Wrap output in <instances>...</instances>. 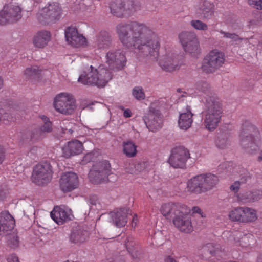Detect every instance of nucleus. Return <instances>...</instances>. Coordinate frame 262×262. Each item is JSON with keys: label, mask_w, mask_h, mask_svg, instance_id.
Segmentation results:
<instances>
[{"label": "nucleus", "mask_w": 262, "mask_h": 262, "mask_svg": "<svg viewBox=\"0 0 262 262\" xmlns=\"http://www.w3.org/2000/svg\"><path fill=\"white\" fill-rule=\"evenodd\" d=\"M116 31L124 46L136 50L141 57L151 61H157L159 39L151 29L143 24L131 21L118 24Z\"/></svg>", "instance_id": "obj_1"}, {"label": "nucleus", "mask_w": 262, "mask_h": 262, "mask_svg": "<svg viewBox=\"0 0 262 262\" xmlns=\"http://www.w3.org/2000/svg\"><path fill=\"white\" fill-rule=\"evenodd\" d=\"M204 123L208 130H214L221 121L223 113V109L219 99L214 96H208L205 98Z\"/></svg>", "instance_id": "obj_2"}, {"label": "nucleus", "mask_w": 262, "mask_h": 262, "mask_svg": "<svg viewBox=\"0 0 262 262\" xmlns=\"http://www.w3.org/2000/svg\"><path fill=\"white\" fill-rule=\"evenodd\" d=\"M218 177L209 173L201 174L192 178L187 182V188L191 192L200 194L210 191L217 185Z\"/></svg>", "instance_id": "obj_3"}, {"label": "nucleus", "mask_w": 262, "mask_h": 262, "mask_svg": "<svg viewBox=\"0 0 262 262\" xmlns=\"http://www.w3.org/2000/svg\"><path fill=\"white\" fill-rule=\"evenodd\" d=\"M53 173L52 166L45 161L36 165L33 168L31 176L32 182L38 186H43L49 183Z\"/></svg>", "instance_id": "obj_4"}, {"label": "nucleus", "mask_w": 262, "mask_h": 262, "mask_svg": "<svg viewBox=\"0 0 262 262\" xmlns=\"http://www.w3.org/2000/svg\"><path fill=\"white\" fill-rule=\"evenodd\" d=\"M137 0H113L110 5L111 13L117 17H128L135 13Z\"/></svg>", "instance_id": "obj_5"}, {"label": "nucleus", "mask_w": 262, "mask_h": 262, "mask_svg": "<svg viewBox=\"0 0 262 262\" xmlns=\"http://www.w3.org/2000/svg\"><path fill=\"white\" fill-rule=\"evenodd\" d=\"M111 173V167L109 162L103 160L93 166L89 172V178L93 184H100L106 182Z\"/></svg>", "instance_id": "obj_6"}, {"label": "nucleus", "mask_w": 262, "mask_h": 262, "mask_svg": "<svg viewBox=\"0 0 262 262\" xmlns=\"http://www.w3.org/2000/svg\"><path fill=\"white\" fill-rule=\"evenodd\" d=\"M61 13L59 4L54 2L40 10L37 14V17L41 23L46 25L59 20Z\"/></svg>", "instance_id": "obj_7"}, {"label": "nucleus", "mask_w": 262, "mask_h": 262, "mask_svg": "<svg viewBox=\"0 0 262 262\" xmlns=\"http://www.w3.org/2000/svg\"><path fill=\"white\" fill-rule=\"evenodd\" d=\"M225 57L224 54L219 51L213 50L204 59L202 70L207 73H213L219 69L224 63Z\"/></svg>", "instance_id": "obj_8"}, {"label": "nucleus", "mask_w": 262, "mask_h": 262, "mask_svg": "<svg viewBox=\"0 0 262 262\" xmlns=\"http://www.w3.org/2000/svg\"><path fill=\"white\" fill-rule=\"evenodd\" d=\"M54 105L57 111L66 115L73 114L76 108L75 100L72 96L63 93L55 98Z\"/></svg>", "instance_id": "obj_9"}, {"label": "nucleus", "mask_w": 262, "mask_h": 262, "mask_svg": "<svg viewBox=\"0 0 262 262\" xmlns=\"http://www.w3.org/2000/svg\"><path fill=\"white\" fill-rule=\"evenodd\" d=\"M162 115L159 110L155 108L152 104L149 107L147 113L144 116L143 120L148 129L152 132L162 127Z\"/></svg>", "instance_id": "obj_10"}, {"label": "nucleus", "mask_w": 262, "mask_h": 262, "mask_svg": "<svg viewBox=\"0 0 262 262\" xmlns=\"http://www.w3.org/2000/svg\"><path fill=\"white\" fill-rule=\"evenodd\" d=\"M189 158H190L189 151L185 147L180 146L172 150L168 162L175 168H184Z\"/></svg>", "instance_id": "obj_11"}, {"label": "nucleus", "mask_w": 262, "mask_h": 262, "mask_svg": "<svg viewBox=\"0 0 262 262\" xmlns=\"http://www.w3.org/2000/svg\"><path fill=\"white\" fill-rule=\"evenodd\" d=\"M21 9L18 6L10 5L4 6L0 13V25L17 21L21 17Z\"/></svg>", "instance_id": "obj_12"}, {"label": "nucleus", "mask_w": 262, "mask_h": 262, "mask_svg": "<svg viewBox=\"0 0 262 262\" xmlns=\"http://www.w3.org/2000/svg\"><path fill=\"white\" fill-rule=\"evenodd\" d=\"M106 57L110 68L113 70L122 69L126 62L124 53L120 50L110 51L106 54Z\"/></svg>", "instance_id": "obj_13"}, {"label": "nucleus", "mask_w": 262, "mask_h": 262, "mask_svg": "<svg viewBox=\"0 0 262 262\" xmlns=\"http://www.w3.org/2000/svg\"><path fill=\"white\" fill-rule=\"evenodd\" d=\"M78 184V177L73 172L64 173L60 179V188L64 192L73 190L77 188Z\"/></svg>", "instance_id": "obj_14"}, {"label": "nucleus", "mask_w": 262, "mask_h": 262, "mask_svg": "<svg viewBox=\"0 0 262 262\" xmlns=\"http://www.w3.org/2000/svg\"><path fill=\"white\" fill-rule=\"evenodd\" d=\"M179 56L173 53H168L160 59L159 66L163 70L167 72H172L178 70L180 67Z\"/></svg>", "instance_id": "obj_15"}, {"label": "nucleus", "mask_w": 262, "mask_h": 262, "mask_svg": "<svg viewBox=\"0 0 262 262\" xmlns=\"http://www.w3.org/2000/svg\"><path fill=\"white\" fill-rule=\"evenodd\" d=\"M172 221L174 226L181 231L189 233L193 231L190 217L184 214L181 210L180 213L172 217Z\"/></svg>", "instance_id": "obj_16"}, {"label": "nucleus", "mask_w": 262, "mask_h": 262, "mask_svg": "<svg viewBox=\"0 0 262 262\" xmlns=\"http://www.w3.org/2000/svg\"><path fill=\"white\" fill-rule=\"evenodd\" d=\"M110 215L113 224L120 228L126 225L128 216L131 215V211L128 208H121L110 212Z\"/></svg>", "instance_id": "obj_17"}, {"label": "nucleus", "mask_w": 262, "mask_h": 262, "mask_svg": "<svg viewBox=\"0 0 262 262\" xmlns=\"http://www.w3.org/2000/svg\"><path fill=\"white\" fill-rule=\"evenodd\" d=\"M15 225V220L8 211L0 213V235L9 234Z\"/></svg>", "instance_id": "obj_18"}, {"label": "nucleus", "mask_w": 262, "mask_h": 262, "mask_svg": "<svg viewBox=\"0 0 262 262\" xmlns=\"http://www.w3.org/2000/svg\"><path fill=\"white\" fill-rule=\"evenodd\" d=\"M64 34L66 40L73 46L78 47L83 45L86 42L85 38L79 34L75 27H68L65 30Z\"/></svg>", "instance_id": "obj_19"}, {"label": "nucleus", "mask_w": 262, "mask_h": 262, "mask_svg": "<svg viewBox=\"0 0 262 262\" xmlns=\"http://www.w3.org/2000/svg\"><path fill=\"white\" fill-rule=\"evenodd\" d=\"M97 70L91 66L87 71H84L79 77L78 81L85 85H96L98 86Z\"/></svg>", "instance_id": "obj_20"}, {"label": "nucleus", "mask_w": 262, "mask_h": 262, "mask_svg": "<svg viewBox=\"0 0 262 262\" xmlns=\"http://www.w3.org/2000/svg\"><path fill=\"white\" fill-rule=\"evenodd\" d=\"M89 235V231L83 226H73L70 236V240L74 243H81L86 241Z\"/></svg>", "instance_id": "obj_21"}, {"label": "nucleus", "mask_w": 262, "mask_h": 262, "mask_svg": "<svg viewBox=\"0 0 262 262\" xmlns=\"http://www.w3.org/2000/svg\"><path fill=\"white\" fill-rule=\"evenodd\" d=\"M112 37L110 33L105 31H101L97 36L95 43V47L99 50H105L111 47Z\"/></svg>", "instance_id": "obj_22"}, {"label": "nucleus", "mask_w": 262, "mask_h": 262, "mask_svg": "<svg viewBox=\"0 0 262 262\" xmlns=\"http://www.w3.org/2000/svg\"><path fill=\"white\" fill-rule=\"evenodd\" d=\"M83 150L82 143L78 140H72L63 148L64 156L68 158L80 154Z\"/></svg>", "instance_id": "obj_23"}, {"label": "nucleus", "mask_w": 262, "mask_h": 262, "mask_svg": "<svg viewBox=\"0 0 262 262\" xmlns=\"http://www.w3.org/2000/svg\"><path fill=\"white\" fill-rule=\"evenodd\" d=\"M193 115L190 107L187 106L186 112L180 114L179 116L178 125L181 129L187 130L190 127L193 122Z\"/></svg>", "instance_id": "obj_24"}, {"label": "nucleus", "mask_w": 262, "mask_h": 262, "mask_svg": "<svg viewBox=\"0 0 262 262\" xmlns=\"http://www.w3.org/2000/svg\"><path fill=\"white\" fill-rule=\"evenodd\" d=\"M181 206L178 203H168L163 204L161 208V213L167 219L172 220V217L180 213Z\"/></svg>", "instance_id": "obj_25"}, {"label": "nucleus", "mask_w": 262, "mask_h": 262, "mask_svg": "<svg viewBox=\"0 0 262 262\" xmlns=\"http://www.w3.org/2000/svg\"><path fill=\"white\" fill-rule=\"evenodd\" d=\"M214 5L208 1H203L200 2L198 8V13L203 19H210L214 14Z\"/></svg>", "instance_id": "obj_26"}, {"label": "nucleus", "mask_w": 262, "mask_h": 262, "mask_svg": "<svg viewBox=\"0 0 262 262\" xmlns=\"http://www.w3.org/2000/svg\"><path fill=\"white\" fill-rule=\"evenodd\" d=\"M256 136L239 137L240 145L247 153L253 154L258 149L255 143Z\"/></svg>", "instance_id": "obj_27"}, {"label": "nucleus", "mask_w": 262, "mask_h": 262, "mask_svg": "<svg viewBox=\"0 0 262 262\" xmlns=\"http://www.w3.org/2000/svg\"><path fill=\"white\" fill-rule=\"evenodd\" d=\"M51 218L58 224H62L64 222L70 220L69 213L63 209L59 206L54 208L51 212Z\"/></svg>", "instance_id": "obj_28"}, {"label": "nucleus", "mask_w": 262, "mask_h": 262, "mask_svg": "<svg viewBox=\"0 0 262 262\" xmlns=\"http://www.w3.org/2000/svg\"><path fill=\"white\" fill-rule=\"evenodd\" d=\"M203 256L206 258L212 256L220 255L222 253L221 247L219 245L208 243L202 249Z\"/></svg>", "instance_id": "obj_29"}, {"label": "nucleus", "mask_w": 262, "mask_h": 262, "mask_svg": "<svg viewBox=\"0 0 262 262\" xmlns=\"http://www.w3.org/2000/svg\"><path fill=\"white\" fill-rule=\"evenodd\" d=\"M51 37L50 33L47 31L38 32L34 36L33 43L35 47L38 48H43L47 45Z\"/></svg>", "instance_id": "obj_30"}, {"label": "nucleus", "mask_w": 262, "mask_h": 262, "mask_svg": "<svg viewBox=\"0 0 262 262\" xmlns=\"http://www.w3.org/2000/svg\"><path fill=\"white\" fill-rule=\"evenodd\" d=\"M40 140L37 134L35 129L31 131L25 130L23 133L20 142L25 144H33L35 142Z\"/></svg>", "instance_id": "obj_31"}, {"label": "nucleus", "mask_w": 262, "mask_h": 262, "mask_svg": "<svg viewBox=\"0 0 262 262\" xmlns=\"http://www.w3.org/2000/svg\"><path fill=\"white\" fill-rule=\"evenodd\" d=\"M98 86H104L112 78L111 72L108 69L100 68L97 70Z\"/></svg>", "instance_id": "obj_32"}, {"label": "nucleus", "mask_w": 262, "mask_h": 262, "mask_svg": "<svg viewBox=\"0 0 262 262\" xmlns=\"http://www.w3.org/2000/svg\"><path fill=\"white\" fill-rule=\"evenodd\" d=\"M230 133L228 131L225 130L224 131L220 130L217 134L216 139L215 140V144L216 146L221 149H224L229 144V137Z\"/></svg>", "instance_id": "obj_33"}, {"label": "nucleus", "mask_w": 262, "mask_h": 262, "mask_svg": "<svg viewBox=\"0 0 262 262\" xmlns=\"http://www.w3.org/2000/svg\"><path fill=\"white\" fill-rule=\"evenodd\" d=\"M42 119L44 121L43 125L39 128H35L39 140L43 138L47 134L51 133L52 131V123L49 121V118L46 116H43Z\"/></svg>", "instance_id": "obj_34"}, {"label": "nucleus", "mask_w": 262, "mask_h": 262, "mask_svg": "<svg viewBox=\"0 0 262 262\" xmlns=\"http://www.w3.org/2000/svg\"><path fill=\"white\" fill-rule=\"evenodd\" d=\"M123 152L127 157H134L137 154V146L131 140H127L122 143Z\"/></svg>", "instance_id": "obj_35"}, {"label": "nucleus", "mask_w": 262, "mask_h": 262, "mask_svg": "<svg viewBox=\"0 0 262 262\" xmlns=\"http://www.w3.org/2000/svg\"><path fill=\"white\" fill-rule=\"evenodd\" d=\"M244 214H242V222L247 223L255 221L257 217L255 209L249 207H243Z\"/></svg>", "instance_id": "obj_36"}, {"label": "nucleus", "mask_w": 262, "mask_h": 262, "mask_svg": "<svg viewBox=\"0 0 262 262\" xmlns=\"http://www.w3.org/2000/svg\"><path fill=\"white\" fill-rule=\"evenodd\" d=\"M7 236V242L8 246L13 249H16L19 247V240L17 233L15 232H9V234H4Z\"/></svg>", "instance_id": "obj_37"}, {"label": "nucleus", "mask_w": 262, "mask_h": 262, "mask_svg": "<svg viewBox=\"0 0 262 262\" xmlns=\"http://www.w3.org/2000/svg\"><path fill=\"white\" fill-rule=\"evenodd\" d=\"M125 242V246L128 253L132 255L133 258L138 257V250L135 247V243L132 237H127Z\"/></svg>", "instance_id": "obj_38"}, {"label": "nucleus", "mask_w": 262, "mask_h": 262, "mask_svg": "<svg viewBox=\"0 0 262 262\" xmlns=\"http://www.w3.org/2000/svg\"><path fill=\"white\" fill-rule=\"evenodd\" d=\"M41 70L36 66L28 68L25 71V75L29 79H37L40 77Z\"/></svg>", "instance_id": "obj_39"}, {"label": "nucleus", "mask_w": 262, "mask_h": 262, "mask_svg": "<svg viewBox=\"0 0 262 262\" xmlns=\"http://www.w3.org/2000/svg\"><path fill=\"white\" fill-rule=\"evenodd\" d=\"M179 38L182 46L188 44L194 40H198L196 34L191 32L182 33L179 35Z\"/></svg>", "instance_id": "obj_40"}, {"label": "nucleus", "mask_w": 262, "mask_h": 262, "mask_svg": "<svg viewBox=\"0 0 262 262\" xmlns=\"http://www.w3.org/2000/svg\"><path fill=\"white\" fill-rule=\"evenodd\" d=\"M147 166L145 162H140L129 164V170L128 172L131 174H138L141 171L144 170Z\"/></svg>", "instance_id": "obj_41"}, {"label": "nucleus", "mask_w": 262, "mask_h": 262, "mask_svg": "<svg viewBox=\"0 0 262 262\" xmlns=\"http://www.w3.org/2000/svg\"><path fill=\"white\" fill-rule=\"evenodd\" d=\"M196 89L199 92L207 95V97L210 96L209 95L211 94V87L209 84L205 81H200L196 82L195 84Z\"/></svg>", "instance_id": "obj_42"}, {"label": "nucleus", "mask_w": 262, "mask_h": 262, "mask_svg": "<svg viewBox=\"0 0 262 262\" xmlns=\"http://www.w3.org/2000/svg\"><path fill=\"white\" fill-rule=\"evenodd\" d=\"M184 50L189 54L197 53L199 50V43L198 40H194L192 42L182 46Z\"/></svg>", "instance_id": "obj_43"}, {"label": "nucleus", "mask_w": 262, "mask_h": 262, "mask_svg": "<svg viewBox=\"0 0 262 262\" xmlns=\"http://www.w3.org/2000/svg\"><path fill=\"white\" fill-rule=\"evenodd\" d=\"M241 132H246L249 134L258 135V130L256 127L249 121H244L241 127Z\"/></svg>", "instance_id": "obj_44"}, {"label": "nucleus", "mask_w": 262, "mask_h": 262, "mask_svg": "<svg viewBox=\"0 0 262 262\" xmlns=\"http://www.w3.org/2000/svg\"><path fill=\"white\" fill-rule=\"evenodd\" d=\"M242 214H244L243 207H237L230 212L229 217L233 221L242 222Z\"/></svg>", "instance_id": "obj_45"}, {"label": "nucleus", "mask_w": 262, "mask_h": 262, "mask_svg": "<svg viewBox=\"0 0 262 262\" xmlns=\"http://www.w3.org/2000/svg\"><path fill=\"white\" fill-rule=\"evenodd\" d=\"M220 33L224 35V37L231 39L233 41L240 42L243 39V38L240 37L237 34L234 33H232L221 30Z\"/></svg>", "instance_id": "obj_46"}, {"label": "nucleus", "mask_w": 262, "mask_h": 262, "mask_svg": "<svg viewBox=\"0 0 262 262\" xmlns=\"http://www.w3.org/2000/svg\"><path fill=\"white\" fill-rule=\"evenodd\" d=\"M132 94L134 97L138 100H143L145 99V94L141 87H135L133 90Z\"/></svg>", "instance_id": "obj_47"}, {"label": "nucleus", "mask_w": 262, "mask_h": 262, "mask_svg": "<svg viewBox=\"0 0 262 262\" xmlns=\"http://www.w3.org/2000/svg\"><path fill=\"white\" fill-rule=\"evenodd\" d=\"M253 241L252 235H244L239 241V245L243 247H248L251 245Z\"/></svg>", "instance_id": "obj_48"}, {"label": "nucleus", "mask_w": 262, "mask_h": 262, "mask_svg": "<svg viewBox=\"0 0 262 262\" xmlns=\"http://www.w3.org/2000/svg\"><path fill=\"white\" fill-rule=\"evenodd\" d=\"M191 25L196 29L200 30H207L208 26L207 24L199 20H193L190 22Z\"/></svg>", "instance_id": "obj_49"}, {"label": "nucleus", "mask_w": 262, "mask_h": 262, "mask_svg": "<svg viewBox=\"0 0 262 262\" xmlns=\"http://www.w3.org/2000/svg\"><path fill=\"white\" fill-rule=\"evenodd\" d=\"M96 157L94 156L93 152L86 154L83 158L80 163L82 165H85L88 163L93 161L96 159Z\"/></svg>", "instance_id": "obj_50"}, {"label": "nucleus", "mask_w": 262, "mask_h": 262, "mask_svg": "<svg viewBox=\"0 0 262 262\" xmlns=\"http://www.w3.org/2000/svg\"><path fill=\"white\" fill-rule=\"evenodd\" d=\"M86 202L89 210L91 209L90 205L97 206V204H99V201L96 195H90L89 199L86 201Z\"/></svg>", "instance_id": "obj_51"}, {"label": "nucleus", "mask_w": 262, "mask_h": 262, "mask_svg": "<svg viewBox=\"0 0 262 262\" xmlns=\"http://www.w3.org/2000/svg\"><path fill=\"white\" fill-rule=\"evenodd\" d=\"M67 125H68L69 126H72L73 124L71 122H70L69 121H63L61 123V128L63 131V133H69V134L71 135L74 132V129H73V127H71L70 128H67Z\"/></svg>", "instance_id": "obj_52"}, {"label": "nucleus", "mask_w": 262, "mask_h": 262, "mask_svg": "<svg viewBox=\"0 0 262 262\" xmlns=\"http://www.w3.org/2000/svg\"><path fill=\"white\" fill-rule=\"evenodd\" d=\"M251 202H254L259 201L262 198V191L256 190L251 192Z\"/></svg>", "instance_id": "obj_53"}, {"label": "nucleus", "mask_w": 262, "mask_h": 262, "mask_svg": "<svg viewBox=\"0 0 262 262\" xmlns=\"http://www.w3.org/2000/svg\"><path fill=\"white\" fill-rule=\"evenodd\" d=\"M249 4L257 9H262V0H249Z\"/></svg>", "instance_id": "obj_54"}, {"label": "nucleus", "mask_w": 262, "mask_h": 262, "mask_svg": "<svg viewBox=\"0 0 262 262\" xmlns=\"http://www.w3.org/2000/svg\"><path fill=\"white\" fill-rule=\"evenodd\" d=\"M251 192H247L243 193L241 196V200L245 203H250L251 202Z\"/></svg>", "instance_id": "obj_55"}, {"label": "nucleus", "mask_w": 262, "mask_h": 262, "mask_svg": "<svg viewBox=\"0 0 262 262\" xmlns=\"http://www.w3.org/2000/svg\"><path fill=\"white\" fill-rule=\"evenodd\" d=\"M7 259L8 262H19L18 257L15 254L10 255Z\"/></svg>", "instance_id": "obj_56"}, {"label": "nucleus", "mask_w": 262, "mask_h": 262, "mask_svg": "<svg viewBox=\"0 0 262 262\" xmlns=\"http://www.w3.org/2000/svg\"><path fill=\"white\" fill-rule=\"evenodd\" d=\"M239 182L238 181H236L230 186V188L231 190L234 191V192H237L239 189Z\"/></svg>", "instance_id": "obj_57"}, {"label": "nucleus", "mask_w": 262, "mask_h": 262, "mask_svg": "<svg viewBox=\"0 0 262 262\" xmlns=\"http://www.w3.org/2000/svg\"><path fill=\"white\" fill-rule=\"evenodd\" d=\"M5 157V150L3 146H0V164L2 163Z\"/></svg>", "instance_id": "obj_58"}, {"label": "nucleus", "mask_w": 262, "mask_h": 262, "mask_svg": "<svg viewBox=\"0 0 262 262\" xmlns=\"http://www.w3.org/2000/svg\"><path fill=\"white\" fill-rule=\"evenodd\" d=\"M192 211L193 213H199L201 215V217H205V215H203V213L202 212L201 209L198 206H195L192 208Z\"/></svg>", "instance_id": "obj_59"}, {"label": "nucleus", "mask_w": 262, "mask_h": 262, "mask_svg": "<svg viewBox=\"0 0 262 262\" xmlns=\"http://www.w3.org/2000/svg\"><path fill=\"white\" fill-rule=\"evenodd\" d=\"M257 135L255 134H249L246 132H240L239 137H248L250 136H256Z\"/></svg>", "instance_id": "obj_60"}, {"label": "nucleus", "mask_w": 262, "mask_h": 262, "mask_svg": "<svg viewBox=\"0 0 262 262\" xmlns=\"http://www.w3.org/2000/svg\"><path fill=\"white\" fill-rule=\"evenodd\" d=\"M165 262H178L173 257L171 256H167L164 259Z\"/></svg>", "instance_id": "obj_61"}, {"label": "nucleus", "mask_w": 262, "mask_h": 262, "mask_svg": "<svg viewBox=\"0 0 262 262\" xmlns=\"http://www.w3.org/2000/svg\"><path fill=\"white\" fill-rule=\"evenodd\" d=\"M123 116L126 118H129L132 116V112L129 109L124 110L123 112Z\"/></svg>", "instance_id": "obj_62"}, {"label": "nucleus", "mask_w": 262, "mask_h": 262, "mask_svg": "<svg viewBox=\"0 0 262 262\" xmlns=\"http://www.w3.org/2000/svg\"><path fill=\"white\" fill-rule=\"evenodd\" d=\"M6 191L0 189V200L4 199L6 196Z\"/></svg>", "instance_id": "obj_63"}, {"label": "nucleus", "mask_w": 262, "mask_h": 262, "mask_svg": "<svg viewBox=\"0 0 262 262\" xmlns=\"http://www.w3.org/2000/svg\"><path fill=\"white\" fill-rule=\"evenodd\" d=\"M109 262H125L124 260L122 257H118L113 261H110Z\"/></svg>", "instance_id": "obj_64"}]
</instances>
